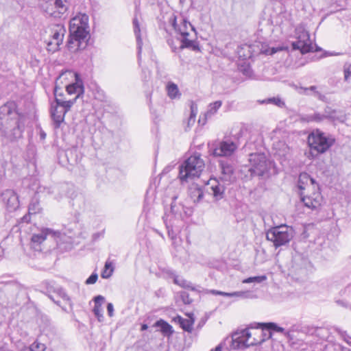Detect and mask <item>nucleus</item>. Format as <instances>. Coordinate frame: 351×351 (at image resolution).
<instances>
[{
	"label": "nucleus",
	"mask_w": 351,
	"mask_h": 351,
	"mask_svg": "<svg viewBox=\"0 0 351 351\" xmlns=\"http://www.w3.org/2000/svg\"><path fill=\"white\" fill-rule=\"evenodd\" d=\"M25 122V116L17 111L14 102H7L0 107V136L10 141L20 138Z\"/></svg>",
	"instance_id": "1"
},
{
	"label": "nucleus",
	"mask_w": 351,
	"mask_h": 351,
	"mask_svg": "<svg viewBox=\"0 0 351 351\" xmlns=\"http://www.w3.org/2000/svg\"><path fill=\"white\" fill-rule=\"evenodd\" d=\"M298 186L301 191V201L305 206L316 209L321 205L322 197L318 191L319 186L307 173L303 172L299 175Z\"/></svg>",
	"instance_id": "2"
},
{
	"label": "nucleus",
	"mask_w": 351,
	"mask_h": 351,
	"mask_svg": "<svg viewBox=\"0 0 351 351\" xmlns=\"http://www.w3.org/2000/svg\"><path fill=\"white\" fill-rule=\"evenodd\" d=\"M204 162L199 154L189 157L180 166L179 178L182 182H188L195 178H199L204 168Z\"/></svg>",
	"instance_id": "3"
},
{
	"label": "nucleus",
	"mask_w": 351,
	"mask_h": 351,
	"mask_svg": "<svg viewBox=\"0 0 351 351\" xmlns=\"http://www.w3.org/2000/svg\"><path fill=\"white\" fill-rule=\"evenodd\" d=\"M294 230L287 225H280L269 228L266 232L267 240L273 243L278 248L289 243L294 237Z\"/></svg>",
	"instance_id": "4"
},
{
	"label": "nucleus",
	"mask_w": 351,
	"mask_h": 351,
	"mask_svg": "<svg viewBox=\"0 0 351 351\" xmlns=\"http://www.w3.org/2000/svg\"><path fill=\"white\" fill-rule=\"evenodd\" d=\"M335 143V138L319 130L313 131L308 137L311 152L317 154L325 153Z\"/></svg>",
	"instance_id": "5"
},
{
	"label": "nucleus",
	"mask_w": 351,
	"mask_h": 351,
	"mask_svg": "<svg viewBox=\"0 0 351 351\" xmlns=\"http://www.w3.org/2000/svg\"><path fill=\"white\" fill-rule=\"evenodd\" d=\"M252 333L248 329H243L232 333L231 338V348L233 349L245 348L251 346L261 344L265 341V339H256L254 337L251 339Z\"/></svg>",
	"instance_id": "6"
},
{
	"label": "nucleus",
	"mask_w": 351,
	"mask_h": 351,
	"mask_svg": "<svg viewBox=\"0 0 351 351\" xmlns=\"http://www.w3.org/2000/svg\"><path fill=\"white\" fill-rule=\"evenodd\" d=\"M49 37L45 40L46 49L50 53H55L60 49L62 44L66 29L62 24H52L49 28Z\"/></svg>",
	"instance_id": "7"
},
{
	"label": "nucleus",
	"mask_w": 351,
	"mask_h": 351,
	"mask_svg": "<svg viewBox=\"0 0 351 351\" xmlns=\"http://www.w3.org/2000/svg\"><path fill=\"white\" fill-rule=\"evenodd\" d=\"M249 161L251 165L249 169L251 177L263 176L269 169L270 164L264 154H251Z\"/></svg>",
	"instance_id": "8"
},
{
	"label": "nucleus",
	"mask_w": 351,
	"mask_h": 351,
	"mask_svg": "<svg viewBox=\"0 0 351 351\" xmlns=\"http://www.w3.org/2000/svg\"><path fill=\"white\" fill-rule=\"evenodd\" d=\"M297 40L291 44L295 50H300L302 53H306L313 50L308 32L304 29H297Z\"/></svg>",
	"instance_id": "9"
},
{
	"label": "nucleus",
	"mask_w": 351,
	"mask_h": 351,
	"mask_svg": "<svg viewBox=\"0 0 351 351\" xmlns=\"http://www.w3.org/2000/svg\"><path fill=\"white\" fill-rule=\"evenodd\" d=\"M308 265L309 262L307 258L301 254H296L293 257L290 272L297 278L306 277Z\"/></svg>",
	"instance_id": "10"
},
{
	"label": "nucleus",
	"mask_w": 351,
	"mask_h": 351,
	"mask_svg": "<svg viewBox=\"0 0 351 351\" xmlns=\"http://www.w3.org/2000/svg\"><path fill=\"white\" fill-rule=\"evenodd\" d=\"M45 3L43 5L44 11L49 15L53 17H60L68 10L66 1L55 0L53 4L49 3L52 0H43Z\"/></svg>",
	"instance_id": "11"
},
{
	"label": "nucleus",
	"mask_w": 351,
	"mask_h": 351,
	"mask_svg": "<svg viewBox=\"0 0 351 351\" xmlns=\"http://www.w3.org/2000/svg\"><path fill=\"white\" fill-rule=\"evenodd\" d=\"M226 187L217 180H210L204 186L205 193L212 195L214 202L222 199L225 196Z\"/></svg>",
	"instance_id": "12"
},
{
	"label": "nucleus",
	"mask_w": 351,
	"mask_h": 351,
	"mask_svg": "<svg viewBox=\"0 0 351 351\" xmlns=\"http://www.w3.org/2000/svg\"><path fill=\"white\" fill-rule=\"evenodd\" d=\"M186 215L184 210V206L177 202V197H173L171 203L170 210L169 212H166L164 217L171 218L172 221L175 223H180L182 221L184 217Z\"/></svg>",
	"instance_id": "13"
},
{
	"label": "nucleus",
	"mask_w": 351,
	"mask_h": 351,
	"mask_svg": "<svg viewBox=\"0 0 351 351\" xmlns=\"http://www.w3.org/2000/svg\"><path fill=\"white\" fill-rule=\"evenodd\" d=\"M56 236H52L56 242L58 250L60 252L70 251L73 247V236L67 235L66 233L56 232Z\"/></svg>",
	"instance_id": "14"
},
{
	"label": "nucleus",
	"mask_w": 351,
	"mask_h": 351,
	"mask_svg": "<svg viewBox=\"0 0 351 351\" xmlns=\"http://www.w3.org/2000/svg\"><path fill=\"white\" fill-rule=\"evenodd\" d=\"M1 200L9 211L15 210L19 206V196L12 189H6L1 194Z\"/></svg>",
	"instance_id": "15"
},
{
	"label": "nucleus",
	"mask_w": 351,
	"mask_h": 351,
	"mask_svg": "<svg viewBox=\"0 0 351 351\" xmlns=\"http://www.w3.org/2000/svg\"><path fill=\"white\" fill-rule=\"evenodd\" d=\"M238 146L237 143L232 141H223L213 150V154L215 156H229L234 152Z\"/></svg>",
	"instance_id": "16"
},
{
	"label": "nucleus",
	"mask_w": 351,
	"mask_h": 351,
	"mask_svg": "<svg viewBox=\"0 0 351 351\" xmlns=\"http://www.w3.org/2000/svg\"><path fill=\"white\" fill-rule=\"evenodd\" d=\"M180 34L181 35L182 38L180 40L181 44L178 47H173L170 41H168L173 52H176L177 50H182L184 48H189L193 51L199 50V47L197 43L195 40L189 38V33L188 31H182L180 29Z\"/></svg>",
	"instance_id": "17"
},
{
	"label": "nucleus",
	"mask_w": 351,
	"mask_h": 351,
	"mask_svg": "<svg viewBox=\"0 0 351 351\" xmlns=\"http://www.w3.org/2000/svg\"><path fill=\"white\" fill-rule=\"evenodd\" d=\"M51 117L53 121L54 127L58 128L64 120V117L67 112L61 104H57L55 101L51 105Z\"/></svg>",
	"instance_id": "18"
},
{
	"label": "nucleus",
	"mask_w": 351,
	"mask_h": 351,
	"mask_svg": "<svg viewBox=\"0 0 351 351\" xmlns=\"http://www.w3.org/2000/svg\"><path fill=\"white\" fill-rule=\"evenodd\" d=\"M56 232L49 228L43 229L39 233L34 234L31 239V246L36 251H41L40 244L47 239V236H56Z\"/></svg>",
	"instance_id": "19"
},
{
	"label": "nucleus",
	"mask_w": 351,
	"mask_h": 351,
	"mask_svg": "<svg viewBox=\"0 0 351 351\" xmlns=\"http://www.w3.org/2000/svg\"><path fill=\"white\" fill-rule=\"evenodd\" d=\"M88 28H85L76 25L75 23H71L70 34L82 43L86 44L88 36Z\"/></svg>",
	"instance_id": "20"
},
{
	"label": "nucleus",
	"mask_w": 351,
	"mask_h": 351,
	"mask_svg": "<svg viewBox=\"0 0 351 351\" xmlns=\"http://www.w3.org/2000/svg\"><path fill=\"white\" fill-rule=\"evenodd\" d=\"M75 82L69 84L66 86V92L69 95L76 94L75 98H79L82 95L84 94V88L83 86L82 81L79 78L77 73H75Z\"/></svg>",
	"instance_id": "21"
},
{
	"label": "nucleus",
	"mask_w": 351,
	"mask_h": 351,
	"mask_svg": "<svg viewBox=\"0 0 351 351\" xmlns=\"http://www.w3.org/2000/svg\"><path fill=\"white\" fill-rule=\"evenodd\" d=\"M204 193V188L202 189L196 184H192L189 188L190 197L195 203L200 202L202 200Z\"/></svg>",
	"instance_id": "22"
},
{
	"label": "nucleus",
	"mask_w": 351,
	"mask_h": 351,
	"mask_svg": "<svg viewBox=\"0 0 351 351\" xmlns=\"http://www.w3.org/2000/svg\"><path fill=\"white\" fill-rule=\"evenodd\" d=\"M163 221L167 229L169 237L173 240L176 237V232L179 231V223H175V221H172V219L168 218V216L163 217Z\"/></svg>",
	"instance_id": "23"
},
{
	"label": "nucleus",
	"mask_w": 351,
	"mask_h": 351,
	"mask_svg": "<svg viewBox=\"0 0 351 351\" xmlns=\"http://www.w3.org/2000/svg\"><path fill=\"white\" fill-rule=\"evenodd\" d=\"M174 321L178 323L180 327L186 332H191L193 329V325L194 323V319L189 316V319H184L180 315L176 316L174 319Z\"/></svg>",
	"instance_id": "24"
},
{
	"label": "nucleus",
	"mask_w": 351,
	"mask_h": 351,
	"mask_svg": "<svg viewBox=\"0 0 351 351\" xmlns=\"http://www.w3.org/2000/svg\"><path fill=\"white\" fill-rule=\"evenodd\" d=\"M66 45L69 51L75 52L77 50L84 49L86 46V44L84 45L82 43L70 34V38L67 41Z\"/></svg>",
	"instance_id": "25"
},
{
	"label": "nucleus",
	"mask_w": 351,
	"mask_h": 351,
	"mask_svg": "<svg viewBox=\"0 0 351 351\" xmlns=\"http://www.w3.org/2000/svg\"><path fill=\"white\" fill-rule=\"evenodd\" d=\"M265 326L263 330L265 328L267 330L268 332V337L267 338H271L272 335V332H278L283 333L285 336H289V332H285V329L282 327L278 326L276 324L273 322H269V323H263V324Z\"/></svg>",
	"instance_id": "26"
},
{
	"label": "nucleus",
	"mask_w": 351,
	"mask_h": 351,
	"mask_svg": "<svg viewBox=\"0 0 351 351\" xmlns=\"http://www.w3.org/2000/svg\"><path fill=\"white\" fill-rule=\"evenodd\" d=\"M133 26H134V32L136 36V43H137V48H138V56L140 57V54L141 53L142 50V45L143 41L141 37V29H140V25L138 21V19L136 17H134L133 19Z\"/></svg>",
	"instance_id": "27"
},
{
	"label": "nucleus",
	"mask_w": 351,
	"mask_h": 351,
	"mask_svg": "<svg viewBox=\"0 0 351 351\" xmlns=\"http://www.w3.org/2000/svg\"><path fill=\"white\" fill-rule=\"evenodd\" d=\"M54 95H55V102L57 104H61L63 108L65 109L66 112H68L72 106L75 102L77 98H74L73 99H70L69 101H63L62 99L58 98V87L56 86L54 88Z\"/></svg>",
	"instance_id": "28"
},
{
	"label": "nucleus",
	"mask_w": 351,
	"mask_h": 351,
	"mask_svg": "<svg viewBox=\"0 0 351 351\" xmlns=\"http://www.w3.org/2000/svg\"><path fill=\"white\" fill-rule=\"evenodd\" d=\"M221 104L222 102L221 101H216L208 106V110L204 114L205 118L204 119L203 124L205 123L207 118L210 117L217 112L218 109L221 106Z\"/></svg>",
	"instance_id": "29"
},
{
	"label": "nucleus",
	"mask_w": 351,
	"mask_h": 351,
	"mask_svg": "<svg viewBox=\"0 0 351 351\" xmlns=\"http://www.w3.org/2000/svg\"><path fill=\"white\" fill-rule=\"evenodd\" d=\"M167 92L168 96L171 99H176L177 97H179L180 96V93L178 89V86L173 83V82H169L167 85Z\"/></svg>",
	"instance_id": "30"
},
{
	"label": "nucleus",
	"mask_w": 351,
	"mask_h": 351,
	"mask_svg": "<svg viewBox=\"0 0 351 351\" xmlns=\"http://www.w3.org/2000/svg\"><path fill=\"white\" fill-rule=\"evenodd\" d=\"M156 326L159 327L160 328L161 332L166 335H170L173 332V330H172V326L162 319L157 321L156 323Z\"/></svg>",
	"instance_id": "31"
},
{
	"label": "nucleus",
	"mask_w": 351,
	"mask_h": 351,
	"mask_svg": "<svg viewBox=\"0 0 351 351\" xmlns=\"http://www.w3.org/2000/svg\"><path fill=\"white\" fill-rule=\"evenodd\" d=\"M221 173L224 176L225 179H228L232 174L234 169L233 167L228 162L221 161L220 162Z\"/></svg>",
	"instance_id": "32"
},
{
	"label": "nucleus",
	"mask_w": 351,
	"mask_h": 351,
	"mask_svg": "<svg viewBox=\"0 0 351 351\" xmlns=\"http://www.w3.org/2000/svg\"><path fill=\"white\" fill-rule=\"evenodd\" d=\"M40 204L39 201L37 198L34 197L31 202L29 203V207H28V212L29 214L35 215L40 212Z\"/></svg>",
	"instance_id": "33"
},
{
	"label": "nucleus",
	"mask_w": 351,
	"mask_h": 351,
	"mask_svg": "<svg viewBox=\"0 0 351 351\" xmlns=\"http://www.w3.org/2000/svg\"><path fill=\"white\" fill-rule=\"evenodd\" d=\"M114 267L112 266V263L111 262L106 261L104 265V269L101 276L103 278H109L112 275Z\"/></svg>",
	"instance_id": "34"
},
{
	"label": "nucleus",
	"mask_w": 351,
	"mask_h": 351,
	"mask_svg": "<svg viewBox=\"0 0 351 351\" xmlns=\"http://www.w3.org/2000/svg\"><path fill=\"white\" fill-rule=\"evenodd\" d=\"M88 16L86 14H83L81 18H74L71 23H75L77 25L88 28Z\"/></svg>",
	"instance_id": "35"
},
{
	"label": "nucleus",
	"mask_w": 351,
	"mask_h": 351,
	"mask_svg": "<svg viewBox=\"0 0 351 351\" xmlns=\"http://www.w3.org/2000/svg\"><path fill=\"white\" fill-rule=\"evenodd\" d=\"M262 104H271L278 107L282 108L285 106V102L279 97H271L263 100Z\"/></svg>",
	"instance_id": "36"
},
{
	"label": "nucleus",
	"mask_w": 351,
	"mask_h": 351,
	"mask_svg": "<svg viewBox=\"0 0 351 351\" xmlns=\"http://www.w3.org/2000/svg\"><path fill=\"white\" fill-rule=\"evenodd\" d=\"M302 90H304V93L306 94V95H308V93H307V91L308 90H311V91H313V93H314V95L319 100L321 101H325L326 99V96L322 95L321 93H319V91H317L316 89H317V87L315 86H310L309 88H301Z\"/></svg>",
	"instance_id": "37"
},
{
	"label": "nucleus",
	"mask_w": 351,
	"mask_h": 351,
	"mask_svg": "<svg viewBox=\"0 0 351 351\" xmlns=\"http://www.w3.org/2000/svg\"><path fill=\"white\" fill-rule=\"evenodd\" d=\"M266 279H267V276L265 275H263V276H254V277H250V278H245L243 280V283H252V282L261 283L262 282L265 281Z\"/></svg>",
	"instance_id": "38"
},
{
	"label": "nucleus",
	"mask_w": 351,
	"mask_h": 351,
	"mask_svg": "<svg viewBox=\"0 0 351 351\" xmlns=\"http://www.w3.org/2000/svg\"><path fill=\"white\" fill-rule=\"evenodd\" d=\"M174 28L176 31H178L180 33V29H181L182 31H188V28L190 27L192 31H195L194 27L192 26V25L187 22L185 19L183 20L182 24L180 27L177 28L176 25V23H173Z\"/></svg>",
	"instance_id": "39"
},
{
	"label": "nucleus",
	"mask_w": 351,
	"mask_h": 351,
	"mask_svg": "<svg viewBox=\"0 0 351 351\" xmlns=\"http://www.w3.org/2000/svg\"><path fill=\"white\" fill-rule=\"evenodd\" d=\"M335 331L349 346H351V337L347 334L346 331L342 330L340 328H335Z\"/></svg>",
	"instance_id": "40"
},
{
	"label": "nucleus",
	"mask_w": 351,
	"mask_h": 351,
	"mask_svg": "<svg viewBox=\"0 0 351 351\" xmlns=\"http://www.w3.org/2000/svg\"><path fill=\"white\" fill-rule=\"evenodd\" d=\"M9 304L7 294L0 290V308H5Z\"/></svg>",
	"instance_id": "41"
},
{
	"label": "nucleus",
	"mask_w": 351,
	"mask_h": 351,
	"mask_svg": "<svg viewBox=\"0 0 351 351\" xmlns=\"http://www.w3.org/2000/svg\"><path fill=\"white\" fill-rule=\"evenodd\" d=\"M251 293L250 291H235L229 293V297H240L243 298H250Z\"/></svg>",
	"instance_id": "42"
},
{
	"label": "nucleus",
	"mask_w": 351,
	"mask_h": 351,
	"mask_svg": "<svg viewBox=\"0 0 351 351\" xmlns=\"http://www.w3.org/2000/svg\"><path fill=\"white\" fill-rule=\"evenodd\" d=\"M180 298L184 304H190L193 302V300L190 298L189 294L186 291L180 292Z\"/></svg>",
	"instance_id": "43"
},
{
	"label": "nucleus",
	"mask_w": 351,
	"mask_h": 351,
	"mask_svg": "<svg viewBox=\"0 0 351 351\" xmlns=\"http://www.w3.org/2000/svg\"><path fill=\"white\" fill-rule=\"evenodd\" d=\"M93 311L95 315L97 317L98 320L101 321V318H103L101 306H95Z\"/></svg>",
	"instance_id": "44"
},
{
	"label": "nucleus",
	"mask_w": 351,
	"mask_h": 351,
	"mask_svg": "<svg viewBox=\"0 0 351 351\" xmlns=\"http://www.w3.org/2000/svg\"><path fill=\"white\" fill-rule=\"evenodd\" d=\"M56 292L63 300L70 302V298L65 292L64 289L61 287L57 288Z\"/></svg>",
	"instance_id": "45"
},
{
	"label": "nucleus",
	"mask_w": 351,
	"mask_h": 351,
	"mask_svg": "<svg viewBox=\"0 0 351 351\" xmlns=\"http://www.w3.org/2000/svg\"><path fill=\"white\" fill-rule=\"evenodd\" d=\"M324 116H325L326 119L332 118L335 114V111L332 110L329 107H326L323 112Z\"/></svg>",
	"instance_id": "46"
},
{
	"label": "nucleus",
	"mask_w": 351,
	"mask_h": 351,
	"mask_svg": "<svg viewBox=\"0 0 351 351\" xmlns=\"http://www.w3.org/2000/svg\"><path fill=\"white\" fill-rule=\"evenodd\" d=\"M98 276L96 273H93L86 280V285H93L97 282Z\"/></svg>",
	"instance_id": "47"
},
{
	"label": "nucleus",
	"mask_w": 351,
	"mask_h": 351,
	"mask_svg": "<svg viewBox=\"0 0 351 351\" xmlns=\"http://www.w3.org/2000/svg\"><path fill=\"white\" fill-rule=\"evenodd\" d=\"M326 117L323 113L316 112L311 116V120L319 122L325 119Z\"/></svg>",
	"instance_id": "48"
},
{
	"label": "nucleus",
	"mask_w": 351,
	"mask_h": 351,
	"mask_svg": "<svg viewBox=\"0 0 351 351\" xmlns=\"http://www.w3.org/2000/svg\"><path fill=\"white\" fill-rule=\"evenodd\" d=\"M344 79L348 81V78L351 75V64H346L344 66Z\"/></svg>",
	"instance_id": "49"
},
{
	"label": "nucleus",
	"mask_w": 351,
	"mask_h": 351,
	"mask_svg": "<svg viewBox=\"0 0 351 351\" xmlns=\"http://www.w3.org/2000/svg\"><path fill=\"white\" fill-rule=\"evenodd\" d=\"M190 108H191L190 117L195 118L196 115L197 114V106L193 101H191Z\"/></svg>",
	"instance_id": "50"
},
{
	"label": "nucleus",
	"mask_w": 351,
	"mask_h": 351,
	"mask_svg": "<svg viewBox=\"0 0 351 351\" xmlns=\"http://www.w3.org/2000/svg\"><path fill=\"white\" fill-rule=\"evenodd\" d=\"M105 301V298L102 295H97L94 298L95 306H101L102 303Z\"/></svg>",
	"instance_id": "51"
},
{
	"label": "nucleus",
	"mask_w": 351,
	"mask_h": 351,
	"mask_svg": "<svg viewBox=\"0 0 351 351\" xmlns=\"http://www.w3.org/2000/svg\"><path fill=\"white\" fill-rule=\"evenodd\" d=\"M171 276H172V278L173 279V282L176 285H178L179 286L181 285L182 282V278H179L178 276H176L174 271H171Z\"/></svg>",
	"instance_id": "52"
},
{
	"label": "nucleus",
	"mask_w": 351,
	"mask_h": 351,
	"mask_svg": "<svg viewBox=\"0 0 351 351\" xmlns=\"http://www.w3.org/2000/svg\"><path fill=\"white\" fill-rule=\"evenodd\" d=\"M263 323L262 324H259V325L261 326V328H262V330L261 331V337H259L258 339H265V341L266 339H267V337H268V332H267V329H264L263 328H265L264 325L263 324Z\"/></svg>",
	"instance_id": "53"
},
{
	"label": "nucleus",
	"mask_w": 351,
	"mask_h": 351,
	"mask_svg": "<svg viewBox=\"0 0 351 351\" xmlns=\"http://www.w3.org/2000/svg\"><path fill=\"white\" fill-rule=\"evenodd\" d=\"M180 287L184 288H188L191 290H195V288L193 287L192 284L190 282H188L187 280L183 279L182 282L180 285Z\"/></svg>",
	"instance_id": "54"
},
{
	"label": "nucleus",
	"mask_w": 351,
	"mask_h": 351,
	"mask_svg": "<svg viewBox=\"0 0 351 351\" xmlns=\"http://www.w3.org/2000/svg\"><path fill=\"white\" fill-rule=\"evenodd\" d=\"M209 293H212L213 295H219L229 297V293L223 292V291H217V290H215V289L210 290Z\"/></svg>",
	"instance_id": "55"
},
{
	"label": "nucleus",
	"mask_w": 351,
	"mask_h": 351,
	"mask_svg": "<svg viewBox=\"0 0 351 351\" xmlns=\"http://www.w3.org/2000/svg\"><path fill=\"white\" fill-rule=\"evenodd\" d=\"M0 351H11L8 343L0 341Z\"/></svg>",
	"instance_id": "56"
},
{
	"label": "nucleus",
	"mask_w": 351,
	"mask_h": 351,
	"mask_svg": "<svg viewBox=\"0 0 351 351\" xmlns=\"http://www.w3.org/2000/svg\"><path fill=\"white\" fill-rule=\"evenodd\" d=\"M281 50V48H275L272 47L265 51L266 54L273 55L276 53L278 51Z\"/></svg>",
	"instance_id": "57"
},
{
	"label": "nucleus",
	"mask_w": 351,
	"mask_h": 351,
	"mask_svg": "<svg viewBox=\"0 0 351 351\" xmlns=\"http://www.w3.org/2000/svg\"><path fill=\"white\" fill-rule=\"evenodd\" d=\"M107 311H108V315L110 317H112V315H113V311H114V308H113V305L112 303H108V305H107Z\"/></svg>",
	"instance_id": "58"
},
{
	"label": "nucleus",
	"mask_w": 351,
	"mask_h": 351,
	"mask_svg": "<svg viewBox=\"0 0 351 351\" xmlns=\"http://www.w3.org/2000/svg\"><path fill=\"white\" fill-rule=\"evenodd\" d=\"M45 346L43 344H37L36 347L32 348V351H44Z\"/></svg>",
	"instance_id": "59"
},
{
	"label": "nucleus",
	"mask_w": 351,
	"mask_h": 351,
	"mask_svg": "<svg viewBox=\"0 0 351 351\" xmlns=\"http://www.w3.org/2000/svg\"><path fill=\"white\" fill-rule=\"evenodd\" d=\"M32 214H29V213L24 215L22 218H21V221L22 222H25V223H29L30 221V216L32 215Z\"/></svg>",
	"instance_id": "60"
},
{
	"label": "nucleus",
	"mask_w": 351,
	"mask_h": 351,
	"mask_svg": "<svg viewBox=\"0 0 351 351\" xmlns=\"http://www.w3.org/2000/svg\"><path fill=\"white\" fill-rule=\"evenodd\" d=\"M195 121V118L189 117V118L188 119V121H187V127L190 128L191 125H193L194 124Z\"/></svg>",
	"instance_id": "61"
},
{
	"label": "nucleus",
	"mask_w": 351,
	"mask_h": 351,
	"mask_svg": "<svg viewBox=\"0 0 351 351\" xmlns=\"http://www.w3.org/2000/svg\"><path fill=\"white\" fill-rule=\"evenodd\" d=\"M242 72L244 75L247 76H250L252 73V71L250 70V68L249 66H247L246 68H244L242 70Z\"/></svg>",
	"instance_id": "62"
},
{
	"label": "nucleus",
	"mask_w": 351,
	"mask_h": 351,
	"mask_svg": "<svg viewBox=\"0 0 351 351\" xmlns=\"http://www.w3.org/2000/svg\"><path fill=\"white\" fill-rule=\"evenodd\" d=\"M337 303L340 305V306H344V307H347V304L346 302L343 301V300H338L337 301Z\"/></svg>",
	"instance_id": "63"
},
{
	"label": "nucleus",
	"mask_w": 351,
	"mask_h": 351,
	"mask_svg": "<svg viewBox=\"0 0 351 351\" xmlns=\"http://www.w3.org/2000/svg\"><path fill=\"white\" fill-rule=\"evenodd\" d=\"M210 351H221V345H218L215 348L212 349Z\"/></svg>",
	"instance_id": "64"
}]
</instances>
